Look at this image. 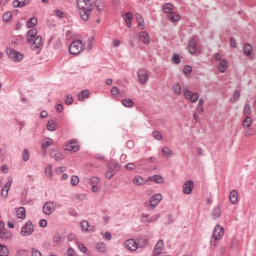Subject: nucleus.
Masks as SVG:
<instances>
[{"instance_id":"obj_1","label":"nucleus","mask_w":256,"mask_h":256,"mask_svg":"<svg viewBox=\"0 0 256 256\" xmlns=\"http://www.w3.org/2000/svg\"><path fill=\"white\" fill-rule=\"evenodd\" d=\"M78 13L83 21H89L94 9L93 0H76Z\"/></svg>"},{"instance_id":"obj_2","label":"nucleus","mask_w":256,"mask_h":256,"mask_svg":"<svg viewBox=\"0 0 256 256\" xmlns=\"http://www.w3.org/2000/svg\"><path fill=\"white\" fill-rule=\"evenodd\" d=\"M223 235H225V230L222 228L221 225H216L212 232V238L210 240V244L213 247H217V242L223 239Z\"/></svg>"},{"instance_id":"obj_3","label":"nucleus","mask_w":256,"mask_h":256,"mask_svg":"<svg viewBox=\"0 0 256 256\" xmlns=\"http://www.w3.org/2000/svg\"><path fill=\"white\" fill-rule=\"evenodd\" d=\"M85 51V42L83 40L73 41L69 46L71 55H81Z\"/></svg>"},{"instance_id":"obj_4","label":"nucleus","mask_w":256,"mask_h":256,"mask_svg":"<svg viewBox=\"0 0 256 256\" xmlns=\"http://www.w3.org/2000/svg\"><path fill=\"white\" fill-rule=\"evenodd\" d=\"M6 55H8L9 59L11 61H13L14 63H21V60L24 58L23 53L15 50L13 48H7Z\"/></svg>"},{"instance_id":"obj_5","label":"nucleus","mask_w":256,"mask_h":256,"mask_svg":"<svg viewBox=\"0 0 256 256\" xmlns=\"http://www.w3.org/2000/svg\"><path fill=\"white\" fill-rule=\"evenodd\" d=\"M33 233H35V226L31 221H27L20 229L21 237H29V235H33Z\"/></svg>"},{"instance_id":"obj_6","label":"nucleus","mask_w":256,"mask_h":256,"mask_svg":"<svg viewBox=\"0 0 256 256\" xmlns=\"http://www.w3.org/2000/svg\"><path fill=\"white\" fill-rule=\"evenodd\" d=\"M137 77H138V83H140V85H145L147 84V81H149V73L147 72L146 69H143V68L138 69Z\"/></svg>"},{"instance_id":"obj_7","label":"nucleus","mask_w":256,"mask_h":256,"mask_svg":"<svg viewBox=\"0 0 256 256\" xmlns=\"http://www.w3.org/2000/svg\"><path fill=\"white\" fill-rule=\"evenodd\" d=\"M183 96L185 97V99H187L191 103H195L196 101H199V93L192 92L187 88L183 90Z\"/></svg>"},{"instance_id":"obj_8","label":"nucleus","mask_w":256,"mask_h":256,"mask_svg":"<svg viewBox=\"0 0 256 256\" xmlns=\"http://www.w3.org/2000/svg\"><path fill=\"white\" fill-rule=\"evenodd\" d=\"M124 247L128 251H137L140 247H143V245H139L135 239H128L124 242Z\"/></svg>"},{"instance_id":"obj_9","label":"nucleus","mask_w":256,"mask_h":256,"mask_svg":"<svg viewBox=\"0 0 256 256\" xmlns=\"http://www.w3.org/2000/svg\"><path fill=\"white\" fill-rule=\"evenodd\" d=\"M55 209H57V203L48 201L44 204L42 211L45 215H51L55 213Z\"/></svg>"},{"instance_id":"obj_10","label":"nucleus","mask_w":256,"mask_h":256,"mask_svg":"<svg viewBox=\"0 0 256 256\" xmlns=\"http://www.w3.org/2000/svg\"><path fill=\"white\" fill-rule=\"evenodd\" d=\"M64 151H69L70 153H77V151H79V142L77 140H71L65 145Z\"/></svg>"},{"instance_id":"obj_11","label":"nucleus","mask_w":256,"mask_h":256,"mask_svg":"<svg viewBox=\"0 0 256 256\" xmlns=\"http://www.w3.org/2000/svg\"><path fill=\"white\" fill-rule=\"evenodd\" d=\"M31 49L33 51H36V49H41V47H43V37L41 36H37L36 38H34L32 41L28 42Z\"/></svg>"},{"instance_id":"obj_12","label":"nucleus","mask_w":256,"mask_h":256,"mask_svg":"<svg viewBox=\"0 0 256 256\" xmlns=\"http://www.w3.org/2000/svg\"><path fill=\"white\" fill-rule=\"evenodd\" d=\"M13 234L5 229V222H0V239H11Z\"/></svg>"},{"instance_id":"obj_13","label":"nucleus","mask_w":256,"mask_h":256,"mask_svg":"<svg viewBox=\"0 0 256 256\" xmlns=\"http://www.w3.org/2000/svg\"><path fill=\"white\" fill-rule=\"evenodd\" d=\"M80 226H81L83 233H93L95 231V226L90 225L89 221H87V220H83L80 223Z\"/></svg>"},{"instance_id":"obj_14","label":"nucleus","mask_w":256,"mask_h":256,"mask_svg":"<svg viewBox=\"0 0 256 256\" xmlns=\"http://www.w3.org/2000/svg\"><path fill=\"white\" fill-rule=\"evenodd\" d=\"M195 187V183L193 181L188 180L183 185V193L184 195H191L193 193V188Z\"/></svg>"},{"instance_id":"obj_15","label":"nucleus","mask_w":256,"mask_h":256,"mask_svg":"<svg viewBox=\"0 0 256 256\" xmlns=\"http://www.w3.org/2000/svg\"><path fill=\"white\" fill-rule=\"evenodd\" d=\"M158 219H159V214H155L152 217H150L149 214H144L141 217V221L145 225H148V223H153V221H157Z\"/></svg>"},{"instance_id":"obj_16","label":"nucleus","mask_w":256,"mask_h":256,"mask_svg":"<svg viewBox=\"0 0 256 256\" xmlns=\"http://www.w3.org/2000/svg\"><path fill=\"white\" fill-rule=\"evenodd\" d=\"M116 173H117V166H116V164H110L108 166L107 171H106V179H113V177H115Z\"/></svg>"},{"instance_id":"obj_17","label":"nucleus","mask_w":256,"mask_h":256,"mask_svg":"<svg viewBox=\"0 0 256 256\" xmlns=\"http://www.w3.org/2000/svg\"><path fill=\"white\" fill-rule=\"evenodd\" d=\"M161 201H163V195H161V194H154L150 198V205H151V207H157L159 205V203H161Z\"/></svg>"},{"instance_id":"obj_18","label":"nucleus","mask_w":256,"mask_h":256,"mask_svg":"<svg viewBox=\"0 0 256 256\" xmlns=\"http://www.w3.org/2000/svg\"><path fill=\"white\" fill-rule=\"evenodd\" d=\"M138 39L139 41H141V43H143L144 45H149V43H151V37H149V34L145 31L140 32L138 34Z\"/></svg>"},{"instance_id":"obj_19","label":"nucleus","mask_w":256,"mask_h":256,"mask_svg":"<svg viewBox=\"0 0 256 256\" xmlns=\"http://www.w3.org/2000/svg\"><path fill=\"white\" fill-rule=\"evenodd\" d=\"M229 201L232 205H237L239 203V192H237V190H232L230 192Z\"/></svg>"},{"instance_id":"obj_20","label":"nucleus","mask_w":256,"mask_h":256,"mask_svg":"<svg viewBox=\"0 0 256 256\" xmlns=\"http://www.w3.org/2000/svg\"><path fill=\"white\" fill-rule=\"evenodd\" d=\"M13 184V179H10L1 190V196L7 197L9 195V190L11 189V185Z\"/></svg>"},{"instance_id":"obj_21","label":"nucleus","mask_w":256,"mask_h":256,"mask_svg":"<svg viewBox=\"0 0 256 256\" xmlns=\"http://www.w3.org/2000/svg\"><path fill=\"white\" fill-rule=\"evenodd\" d=\"M16 217L22 221L27 218V210H25V207H19L16 209Z\"/></svg>"},{"instance_id":"obj_22","label":"nucleus","mask_w":256,"mask_h":256,"mask_svg":"<svg viewBox=\"0 0 256 256\" xmlns=\"http://www.w3.org/2000/svg\"><path fill=\"white\" fill-rule=\"evenodd\" d=\"M217 69L220 73H225L229 69V63L225 59H222L219 61Z\"/></svg>"},{"instance_id":"obj_23","label":"nucleus","mask_w":256,"mask_h":256,"mask_svg":"<svg viewBox=\"0 0 256 256\" xmlns=\"http://www.w3.org/2000/svg\"><path fill=\"white\" fill-rule=\"evenodd\" d=\"M36 37H37V28H32V29L28 30V32L26 34V39H27L28 43L33 41Z\"/></svg>"},{"instance_id":"obj_24","label":"nucleus","mask_w":256,"mask_h":256,"mask_svg":"<svg viewBox=\"0 0 256 256\" xmlns=\"http://www.w3.org/2000/svg\"><path fill=\"white\" fill-rule=\"evenodd\" d=\"M243 53L246 55V57H250V59H253V46L250 44H245L243 47Z\"/></svg>"},{"instance_id":"obj_25","label":"nucleus","mask_w":256,"mask_h":256,"mask_svg":"<svg viewBox=\"0 0 256 256\" xmlns=\"http://www.w3.org/2000/svg\"><path fill=\"white\" fill-rule=\"evenodd\" d=\"M188 51L191 55H195V53H197V42H195L193 39L189 41Z\"/></svg>"},{"instance_id":"obj_26","label":"nucleus","mask_w":256,"mask_h":256,"mask_svg":"<svg viewBox=\"0 0 256 256\" xmlns=\"http://www.w3.org/2000/svg\"><path fill=\"white\" fill-rule=\"evenodd\" d=\"M133 185H137V186H143L147 183V181L145 180V178L141 177V176H135L132 180Z\"/></svg>"},{"instance_id":"obj_27","label":"nucleus","mask_w":256,"mask_h":256,"mask_svg":"<svg viewBox=\"0 0 256 256\" xmlns=\"http://www.w3.org/2000/svg\"><path fill=\"white\" fill-rule=\"evenodd\" d=\"M163 247H164L163 240H159L155 245L154 255H161V252L163 251Z\"/></svg>"},{"instance_id":"obj_28","label":"nucleus","mask_w":256,"mask_h":256,"mask_svg":"<svg viewBox=\"0 0 256 256\" xmlns=\"http://www.w3.org/2000/svg\"><path fill=\"white\" fill-rule=\"evenodd\" d=\"M31 3V0H15L13 2V7H27Z\"/></svg>"},{"instance_id":"obj_29","label":"nucleus","mask_w":256,"mask_h":256,"mask_svg":"<svg viewBox=\"0 0 256 256\" xmlns=\"http://www.w3.org/2000/svg\"><path fill=\"white\" fill-rule=\"evenodd\" d=\"M95 7H96L98 13H103V11L105 9V1H103V0H96L95 1Z\"/></svg>"},{"instance_id":"obj_30","label":"nucleus","mask_w":256,"mask_h":256,"mask_svg":"<svg viewBox=\"0 0 256 256\" xmlns=\"http://www.w3.org/2000/svg\"><path fill=\"white\" fill-rule=\"evenodd\" d=\"M252 125H253V119H251V117L249 116H246L242 122L243 129L251 128Z\"/></svg>"},{"instance_id":"obj_31","label":"nucleus","mask_w":256,"mask_h":256,"mask_svg":"<svg viewBox=\"0 0 256 256\" xmlns=\"http://www.w3.org/2000/svg\"><path fill=\"white\" fill-rule=\"evenodd\" d=\"M96 251H98V253L105 254L107 253V246L103 242H98L96 244Z\"/></svg>"},{"instance_id":"obj_32","label":"nucleus","mask_w":256,"mask_h":256,"mask_svg":"<svg viewBox=\"0 0 256 256\" xmlns=\"http://www.w3.org/2000/svg\"><path fill=\"white\" fill-rule=\"evenodd\" d=\"M37 23H38L37 18L32 17L27 21L26 27H27V29H33V27H37Z\"/></svg>"},{"instance_id":"obj_33","label":"nucleus","mask_w":256,"mask_h":256,"mask_svg":"<svg viewBox=\"0 0 256 256\" xmlns=\"http://www.w3.org/2000/svg\"><path fill=\"white\" fill-rule=\"evenodd\" d=\"M123 19H124L127 27H131V22L133 21V14L131 12H128L123 15Z\"/></svg>"},{"instance_id":"obj_34","label":"nucleus","mask_w":256,"mask_h":256,"mask_svg":"<svg viewBox=\"0 0 256 256\" xmlns=\"http://www.w3.org/2000/svg\"><path fill=\"white\" fill-rule=\"evenodd\" d=\"M77 247L79 249V251H81V253H84V255H91V252L87 249V247H85V244L81 243V242H77Z\"/></svg>"},{"instance_id":"obj_35","label":"nucleus","mask_w":256,"mask_h":256,"mask_svg":"<svg viewBox=\"0 0 256 256\" xmlns=\"http://www.w3.org/2000/svg\"><path fill=\"white\" fill-rule=\"evenodd\" d=\"M136 21L139 29H145V20H143L141 14H136Z\"/></svg>"},{"instance_id":"obj_36","label":"nucleus","mask_w":256,"mask_h":256,"mask_svg":"<svg viewBox=\"0 0 256 256\" xmlns=\"http://www.w3.org/2000/svg\"><path fill=\"white\" fill-rule=\"evenodd\" d=\"M168 19L171 21V23H177L181 19V16L175 12H172L168 15Z\"/></svg>"},{"instance_id":"obj_37","label":"nucleus","mask_w":256,"mask_h":256,"mask_svg":"<svg viewBox=\"0 0 256 256\" xmlns=\"http://www.w3.org/2000/svg\"><path fill=\"white\" fill-rule=\"evenodd\" d=\"M162 155H163V157H166L167 159H169V157L173 156V150H171V148H169V147H163Z\"/></svg>"},{"instance_id":"obj_38","label":"nucleus","mask_w":256,"mask_h":256,"mask_svg":"<svg viewBox=\"0 0 256 256\" xmlns=\"http://www.w3.org/2000/svg\"><path fill=\"white\" fill-rule=\"evenodd\" d=\"M44 173H45V176L48 178V179H51V177H53V167L48 164L45 168H44Z\"/></svg>"},{"instance_id":"obj_39","label":"nucleus","mask_w":256,"mask_h":256,"mask_svg":"<svg viewBox=\"0 0 256 256\" xmlns=\"http://www.w3.org/2000/svg\"><path fill=\"white\" fill-rule=\"evenodd\" d=\"M46 127L48 131H57V123L54 120L48 121Z\"/></svg>"},{"instance_id":"obj_40","label":"nucleus","mask_w":256,"mask_h":256,"mask_svg":"<svg viewBox=\"0 0 256 256\" xmlns=\"http://www.w3.org/2000/svg\"><path fill=\"white\" fill-rule=\"evenodd\" d=\"M89 98V90H83L78 94V101H85Z\"/></svg>"},{"instance_id":"obj_41","label":"nucleus","mask_w":256,"mask_h":256,"mask_svg":"<svg viewBox=\"0 0 256 256\" xmlns=\"http://www.w3.org/2000/svg\"><path fill=\"white\" fill-rule=\"evenodd\" d=\"M148 181H154V183L161 185V183H163V177L159 175L150 176L148 177Z\"/></svg>"},{"instance_id":"obj_42","label":"nucleus","mask_w":256,"mask_h":256,"mask_svg":"<svg viewBox=\"0 0 256 256\" xmlns=\"http://www.w3.org/2000/svg\"><path fill=\"white\" fill-rule=\"evenodd\" d=\"M122 105H124V107L132 108V107H135V102H133V100L127 98V99L122 100Z\"/></svg>"},{"instance_id":"obj_43","label":"nucleus","mask_w":256,"mask_h":256,"mask_svg":"<svg viewBox=\"0 0 256 256\" xmlns=\"http://www.w3.org/2000/svg\"><path fill=\"white\" fill-rule=\"evenodd\" d=\"M51 145H53V139L46 138L42 142V149H47V147H51Z\"/></svg>"},{"instance_id":"obj_44","label":"nucleus","mask_w":256,"mask_h":256,"mask_svg":"<svg viewBox=\"0 0 256 256\" xmlns=\"http://www.w3.org/2000/svg\"><path fill=\"white\" fill-rule=\"evenodd\" d=\"M0 255L1 256H9V248L7 246L0 244Z\"/></svg>"},{"instance_id":"obj_45","label":"nucleus","mask_w":256,"mask_h":256,"mask_svg":"<svg viewBox=\"0 0 256 256\" xmlns=\"http://www.w3.org/2000/svg\"><path fill=\"white\" fill-rule=\"evenodd\" d=\"M163 11L164 13H168L171 15L172 11H173V4L171 3H167L163 6Z\"/></svg>"},{"instance_id":"obj_46","label":"nucleus","mask_w":256,"mask_h":256,"mask_svg":"<svg viewBox=\"0 0 256 256\" xmlns=\"http://www.w3.org/2000/svg\"><path fill=\"white\" fill-rule=\"evenodd\" d=\"M245 132H244V137H253V135H255V129L253 128H244Z\"/></svg>"},{"instance_id":"obj_47","label":"nucleus","mask_w":256,"mask_h":256,"mask_svg":"<svg viewBox=\"0 0 256 256\" xmlns=\"http://www.w3.org/2000/svg\"><path fill=\"white\" fill-rule=\"evenodd\" d=\"M70 183L72 187H77V185H79V176L73 175L70 179Z\"/></svg>"},{"instance_id":"obj_48","label":"nucleus","mask_w":256,"mask_h":256,"mask_svg":"<svg viewBox=\"0 0 256 256\" xmlns=\"http://www.w3.org/2000/svg\"><path fill=\"white\" fill-rule=\"evenodd\" d=\"M212 216L214 219H219V217H221V208H214L212 210Z\"/></svg>"},{"instance_id":"obj_49","label":"nucleus","mask_w":256,"mask_h":256,"mask_svg":"<svg viewBox=\"0 0 256 256\" xmlns=\"http://www.w3.org/2000/svg\"><path fill=\"white\" fill-rule=\"evenodd\" d=\"M12 18H13V14L11 12H6L3 15V21H6V23H9V21H11Z\"/></svg>"},{"instance_id":"obj_50","label":"nucleus","mask_w":256,"mask_h":256,"mask_svg":"<svg viewBox=\"0 0 256 256\" xmlns=\"http://www.w3.org/2000/svg\"><path fill=\"white\" fill-rule=\"evenodd\" d=\"M243 113H244L245 117H249V114L251 113V105L250 104H246L244 106Z\"/></svg>"},{"instance_id":"obj_51","label":"nucleus","mask_w":256,"mask_h":256,"mask_svg":"<svg viewBox=\"0 0 256 256\" xmlns=\"http://www.w3.org/2000/svg\"><path fill=\"white\" fill-rule=\"evenodd\" d=\"M173 91L175 95H179L181 93V84L179 83L174 84Z\"/></svg>"},{"instance_id":"obj_52","label":"nucleus","mask_w":256,"mask_h":256,"mask_svg":"<svg viewBox=\"0 0 256 256\" xmlns=\"http://www.w3.org/2000/svg\"><path fill=\"white\" fill-rule=\"evenodd\" d=\"M88 184H89V185H92V186H94V185H99V178H97V177H92V178H90V179L88 180Z\"/></svg>"},{"instance_id":"obj_53","label":"nucleus","mask_w":256,"mask_h":256,"mask_svg":"<svg viewBox=\"0 0 256 256\" xmlns=\"http://www.w3.org/2000/svg\"><path fill=\"white\" fill-rule=\"evenodd\" d=\"M65 171H67V167L61 166V167L56 168L55 173H56V175H61V174L65 173Z\"/></svg>"},{"instance_id":"obj_54","label":"nucleus","mask_w":256,"mask_h":256,"mask_svg":"<svg viewBox=\"0 0 256 256\" xmlns=\"http://www.w3.org/2000/svg\"><path fill=\"white\" fill-rule=\"evenodd\" d=\"M192 71H193V68L189 65L184 66V68H183L184 75H189V74H191Z\"/></svg>"},{"instance_id":"obj_55","label":"nucleus","mask_w":256,"mask_h":256,"mask_svg":"<svg viewBox=\"0 0 256 256\" xmlns=\"http://www.w3.org/2000/svg\"><path fill=\"white\" fill-rule=\"evenodd\" d=\"M125 169H127V171H135V169H136L135 163L126 164Z\"/></svg>"},{"instance_id":"obj_56","label":"nucleus","mask_w":256,"mask_h":256,"mask_svg":"<svg viewBox=\"0 0 256 256\" xmlns=\"http://www.w3.org/2000/svg\"><path fill=\"white\" fill-rule=\"evenodd\" d=\"M172 62L175 63L176 65H179L181 63V58L179 57V55L174 54L172 57Z\"/></svg>"},{"instance_id":"obj_57","label":"nucleus","mask_w":256,"mask_h":256,"mask_svg":"<svg viewBox=\"0 0 256 256\" xmlns=\"http://www.w3.org/2000/svg\"><path fill=\"white\" fill-rule=\"evenodd\" d=\"M23 161H29V150L25 149L22 153Z\"/></svg>"},{"instance_id":"obj_58","label":"nucleus","mask_w":256,"mask_h":256,"mask_svg":"<svg viewBox=\"0 0 256 256\" xmlns=\"http://www.w3.org/2000/svg\"><path fill=\"white\" fill-rule=\"evenodd\" d=\"M101 235H102V237H103V239H105L106 241H111V233L110 232H102L101 233Z\"/></svg>"},{"instance_id":"obj_59","label":"nucleus","mask_w":256,"mask_h":256,"mask_svg":"<svg viewBox=\"0 0 256 256\" xmlns=\"http://www.w3.org/2000/svg\"><path fill=\"white\" fill-rule=\"evenodd\" d=\"M66 256H78L77 252H75V250L73 248H68L67 252H66Z\"/></svg>"},{"instance_id":"obj_60","label":"nucleus","mask_w":256,"mask_h":256,"mask_svg":"<svg viewBox=\"0 0 256 256\" xmlns=\"http://www.w3.org/2000/svg\"><path fill=\"white\" fill-rule=\"evenodd\" d=\"M152 135L154 139H157V141H161V139H163V136H161V132L154 131Z\"/></svg>"},{"instance_id":"obj_61","label":"nucleus","mask_w":256,"mask_h":256,"mask_svg":"<svg viewBox=\"0 0 256 256\" xmlns=\"http://www.w3.org/2000/svg\"><path fill=\"white\" fill-rule=\"evenodd\" d=\"M119 92H120V90L118 87H116V86L112 87L111 95H113L115 97V96L119 95Z\"/></svg>"},{"instance_id":"obj_62","label":"nucleus","mask_w":256,"mask_h":256,"mask_svg":"<svg viewBox=\"0 0 256 256\" xmlns=\"http://www.w3.org/2000/svg\"><path fill=\"white\" fill-rule=\"evenodd\" d=\"M66 105H71L73 103V96L67 95L65 98Z\"/></svg>"},{"instance_id":"obj_63","label":"nucleus","mask_w":256,"mask_h":256,"mask_svg":"<svg viewBox=\"0 0 256 256\" xmlns=\"http://www.w3.org/2000/svg\"><path fill=\"white\" fill-rule=\"evenodd\" d=\"M121 46V40L114 39L112 40V47H120Z\"/></svg>"},{"instance_id":"obj_64","label":"nucleus","mask_w":256,"mask_h":256,"mask_svg":"<svg viewBox=\"0 0 256 256\" xmlns=\"http://www.w3.org/2000/svg\"><path fill=\"white\" fill-rule=\"evenodd\" d=\"M32 256H43V254H41V251L33 248L32 249Z\"/></svg>"}]
</instances>
